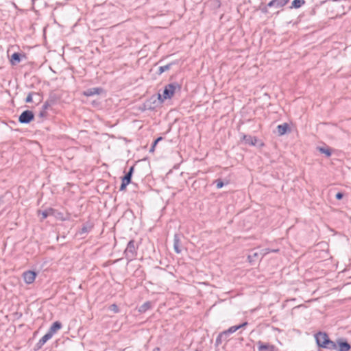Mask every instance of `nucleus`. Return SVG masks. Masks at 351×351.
Masks as SVG:
<instances>
[{"instance_id":"1","label":"nucleus","mask_w":351,"mask_h":351,"mask_svg":"<svg viewBox=\"0 0 351 351\" xmlns=\"http://www.w3.org/2000/svg\"><path fill=\"white\" fill-rule=\"evenodd\" d=\"M317 346L320 348L332 350L337 348V343L332 341L325 332H318L315 335Z\"/></svg>"},{"instance_id":"2","label":"nucleus","mask_w":351,"mask_h":351,"mask_svg":"<svg viewBox=\"0 0 351 351\" xmlns=\"http://www.w3.org/2000/svg\"><path fill=\"white\" fill-rule=\"evenodd\" d=\"M138 245H136L134 240H130L127 245V247L124 251V256L128 261V263L133 261L137 255Z\"/></svg>"},{"instance_id":"3","label":"nucleus","mask_w":351,"mask_h":351,"mask_svg":"<svg viewBox=\"0 0 351 351\" xmlns=\"http://www.w3.org/2000/svg\"><path fill=\"white\" fill-rule=\"evenodd\" d=\"M180 90L181 86L177 83H171L165 86V88L163 90V93L161 95L162 99L165 101L167 99H171L175 94L176 90Z\"/></svg>"},{"instance_id":"4","label":"nucleus","mask_w":351,"mask_h":351,"mask_svg":"<svg viewBox=\"0 0 351 351\" xmlns=\"http://www.w3.org/2000/svg\"><path fill=\"white\" fill-rule=\"evenodd\" d=\"M164 102L162 99L161 94L158 93L156 96L153 95L151 98L145 103V106L148 110H154L156 107L159 106Z\"/></svg>"},{"instance_id":"5","label":"nucleus","mask_w":351,"mask_h":351,"mask_svg":"<svg viewBox=\"0 0 351 351\" xmlns=\"http://www.w3.org/2000/svg\"><path fill=\"white\" fill-rule=\"evenodd\" d=\"M34 119V114L32 110H25L19 117V122L22 124H28Z\"/></svg>"},{"instance_id":"6","label":"nucleus","mask_w":351,"mask_h":351,"mask_svg":"<svg viewBox=\"0 0 351 351\" xmlns=\"http://www.w3.org/2000/svg\"><path fill=\"white\" fill-rule=\"evenodd\" d=\"M337 348L335 349L337 351H349L351 349L350 344L343 338H338L336 341Z\"/></svg>"},{"instance_id":"7","label":"nucleus","mask_w":351,"mask_h":351,"mask_svg":"<svg viewBox=\"0 0 351 351\" xmlns=\"http://www.w3.org/2000/svg\"><path fill=\"white\" fill-rule=\"evenodd\" d=\"M258 351H278V348L272 344L263 343L261 341L257 342Z\"/></svg>"},{"instance_id":"8","label":"nucleus","mask_w":351,"mask_h":351,"mask_svg":"<svg viewBox=\"0 0 351 351\" xmlns=\"http://www.w3.org/2000/svg\"><path fill=\"white\" fill-rule=\"evenodd\" d=\"M23 276L24 281L27 284H31L34 281V280L36 277V273L34 271L29 270V271H25L23 274Z\"/></svg>"},{"instance_id":"9","label":"nucleus","mask_w":351,"mask_h":351,"mask_svg":"<svg viewBox=\"0 0 351 351\" xmlns=\"http://www.w3.org/2000/svg\"><path fill=\"white\" fill-rule=\"evenodd\" d=\"M104 92V89L100 87H94L84 91L83 95L86 97L93 96L95 95H100Z\"/></svg>"},{"instance_id":"10","label":"nucleus","mask_w":351,"mask_h":351,"mask_svg":"<svg viewBox=\"0 0 351 351\" xmlns=\"http://www.w3.org/2000/svg\"><path fill=\"white\" fill-rule=\"evenodd\" d=\"M51 337H52L48 332H47L35 345V347L34 348V351H38L40 349H41L44 344Z\"/></svg>"},{"instance_id":"11","label":"nucleus","mask_w":351,"mask_h":351,"mask_svg":"<svg viewBox=\"0 0 351 351\" xmlns=\"http://www.w3.org/2000/svg\"><path fill=\"white\" fill-rule=\"evenodd\" d=\"M22 58H25V54L18 52L14 53L10 60V64L13 66L16 65L21 61Z\"/></svg>"},{"instance_id":"12","label":"nucleus","mask_w":351,"mask_h":351,"mask_svg":"<svg viewBox=\"0 0 351 351\" xmlns=\"http://www.w3.org/2000/svg\"><path fill=\"white\" fill-rule=\"evenodd\" d=\"M241 139L245 141L246 144L253 146L256 145L258 141L256 137L244 134H242Z\"/></svg>"},{"instance_id":"13","label":"nucleus","mask_w":351,"mask_h":351,"mask_svg":"<svg viewBox=\"0 0 351 351\" xmlns=\"http://www.w3.org/2000/svg\"><path fill=\"white\" fill-rule=\"evenodd\" d=\"M62 327V324L60 322L56 321L53 322L51 326H50L49 330L47 332L53 337V335L60 329H61Z\"/></svg>"},{"instance_id":"14","label":"nucleus","mask_w":351,"mask_h":351,"mask_svg":"<svg viewBox=\"0 0 351 351\" xmlns=\"http://www.w3.org/2000/svg\"><path fill=\"white\" fill-rule=\"evenodd\" d=\"M93 223L90 221H86L83 224L82 228L77 232V233L80 235L87 234L93 229Z\"/></svg>"},{"instance_id":"15","label":"nucleus","mask_w":351,"mask_h":351,"mask_svg":"<svg viewBox=\"0 0 351 351\" xmlns=\"http://www.w3.org/2000/svg\"><path fill=\"white\" fill-rule=\"evenodd\" d=\"M290 131L291 129L287 123H284L277 126V132L279 136H282Z\"/></svg>"},{"instance_id":"16","label":"nucleus","mask_w":351,"mask_h":351,"mask_svg":"<svg viewBox=\"0 0 351 351\" xmlns=\"http://www.w3.org/2000/svg\"><path fill=\"white\" fill-rule=\"evenodd\" d=\"M263 256V254L262 253H260L258 252L252 250L250 253V254L247 256V258L249 260L250 263H252L258 260V258H262Z\"/></svg>"},{"instance_id":"17","label":"nucleus","mask_w":351,"mask_h":351,"mask_svg":"<svg viewBox=\"0 0 351 351\" xmlns=\"http://www.w3.org/2000/svg\"><path fill=\"white\" fill-rule=\"evenodd\" d=\"M173 249L177 254H180L182 252L180 248V241L178 234H175L173 237Z\"/></svg>"},{"instance_id":"18","label":"nucleus","mask_w":351,"mask_h":351,"mask_svg":"<svg viewBox=\"0 0 351 351\" xmlns=\"http://www.w3.org/2000/svg\"><path fill=\"white\" fill-rule=\"evenodd\" d=\"M134 166L130 167L128 171L125 174L124 176H123L121 178V180H123L125 182L127 181V182L131 183L132 177V174L134 173Z\"/></svg>"},{"instance_id":"19","label":"nucleus","mask_w":351,"mask_h":351,"mask_svg":"<svg viewBox=\"0 0 351 351\" xmlns=\"http://www.w3.org/2000/svg\"><path fill=\"white\" fill-rule=\"evenodd\" d=\"M54 210L51 208L45 210H38V214L41 215V220L46 219L48 216L53 215Z\"/></svg>"},{"instance_id":"20","label":"nucleus","mask_w":351,"mask_h":351,"mask_svg":"<svg viewBox=\"0 0 351 351\" xmlns=\"http://www.w3.org/2000/svg\"><path fill=\"white\" fill-rule=\"evenodd\" d=\"M33 96H36L38 97V103H39L40 101V95L39 93H35V92H29L27 95V96L26 97L25 99V101L26 103H31L33 101Z\"/></svg>"},{"instance_id":"21","label":"nucleus","mask_w":351,"mask_h":351,"mask_svg":"<svg viewBox=\"0 0 351 351\" xmlns=\"http://www.w3.org/2000/svg\"><path fill=\"white\" fill-rule=\"evenodd\" d=\"M60 97L54 93H50L48 99H47L53 106L57 103Z\"/></svg>"},{"instance_id":"22","label":"nucleus","mask_w":351,"mask_h":351,"mask_svg":"<svg viewBox=\"0 0 351 351\" xmlns=\"http://www.w3.org/2000/svg\"><path fill=\"white\" fill-rule=\"evenodd\" d=\"M175 64H176V62H173L169 63L165 66H160L158 69V74L161 75L165 71H169L171 69V66Z\"/></svg>"},{"instance_id":"23","label":"nucleus","mask_w":351,"mask_h":351,"mask_svg":"<svg viewBox=\"0 0 351 351\" xmlns=\"http://www.w3.org/2000/svg\"><path fill=\"white\" fill-rule=\"evenodd\" d=\"M304 3V0H293L291 3V6L290 7V8H300Z\"/></svg>"},{"instance_id":"24","label":"nucleus","mask_w":351,"mask_h":351,"mask_svg":"<svg viewBox=\"0 0 351 351\" xmlns=\"http://www.w3.org/2000/svg\"><path fill=\"white\" fill-rule=\"evenodd\" d=\"M238 330V327L237 326H233L230 327L228 330L223 331L222 332H225L226 338L224 340L228 341V337L230 334H232L236 332Z\"/></svg>"},{"instance_id":"25","label":"nucleus","mask_w":351,"mask_h":351,"mask_svg":"<svg viewBox=\"0 0 351 351\" xmlns=\"http://www.w3.org/2000/svg\"><path fill=\"white\" fill-rule=\"evenodd\" d=\"M317 149L319 152L325 154L327 157H330L332 154L331 149L328 147H319Z\"/></svg>"},{"instance_id":"26","label":"nucleus","mask_w":351,"mask_h":351,"mask_svg":"<svg viewBox=\"0 0 351 351\" xmlns=\"http://www.w3.org/2000/svg\"><path fill=\"white\" fill-rule=\"evenodd\" d=\"M152 304L150 302H146L140 306L139 311L141 313H145L148 309L151 308Z\"/></svg>"},{"instance_id":"27","label":"nucleus","mask_w":351,"mask_h":351,"mask_svg":"<svg viewBox=\"0 0 351 351\" xmlns=\"http://www.w3.org/2000/svg\"><path fill=\"white\" fill-rule=\"evenodd\" d=\"M225 338H226L225 332H221V333H219L216 338V341H215L216 345L219 346L222 343V341H226V340H224Z\"/></svg>"},{"instance_id":"28","label":"nucleus","mask_w":351,"mask_h":351,"mask_svg":"<svg viewBox=\"0 0 351 351\" xmlns=\"http://www.w3.org/2000/svg\"><path fill=\"white\" fill-rule=\"evenodd\" d=\"M276 3V8H281L287 5L289 0H274Z\"/></svg>"},{"instance_id":"29","label":"nucleus","mask_w":351,"mask_h":351,"mask_svg":"<svg viewBox=\"0 0 351 351\" xmlns=\"http://www.w3.org/2000/svg\"><path fill=\"white\" fill-rule=\"evenodd\" d=\"M162 136H160V137H158L153 143H152V145L149 149V152L151 153H153L155 150V147L156 146H157V144L161 141L162 140Z\"/></svg>"},{"instance_id":"30","label":"nucleus","mask_w":351,"mask_h":351,"mask_svg":"<svg viewBox=\"0 0 351 351\" xmlns=\"http://www.w3.org/2000/svg\"><path fill=\"white\" fill-rule=\"evenodd\" d=\"M214 184H216L217 189H221L224 186V182L221 179H217L214 181Z\"/></svg>"},{"instance_id":"31","label":"nucleus","mask_w":351,"mask_h":351,"mask_svg":"<svg viewBox=\"0 0 351 351\" xmlns=\"http://www.w3.org/2000/svg\"><path fill=\"white\" fill-rule=\"evenodd\" d=\"M130 184L128 182H125L123 180H121V184L120 186L119 190L121 191H125L126 189L127 186Z\"/></svg>"},{"instance_id":"32","label":"nucleus","mask_w":351,"mask_h":351,"mask_svg":"<svg viewBox=\"0 0 351 351\" xmlns=\"http://www.w3.org/2000/svg\"><path fill=\"white\" fill-rule=\"evenodd\" d=\"M110 310L114 311V313H118L119 311V307L117 304H112L109 307Z\"/></svg>"},{"instance_id":"33","label":"nucleus","mask_w":351,"mask_h":351,"mask_svg":"<svg viewBox=\"0 0 351 351\" xmlns=\"http://www.w3.org/2000/svg\"><path fill=\"white\" fill-rule=\"evenodd\" d=\"M268 6L266 5H261L259 7V9L260 10L264 13V14H267L268 13V9H267Z\"/></svg>"},{"instance_id":"34","label":"nucleus","mask_w":351,"mask_h":351,"mask_svg":"<svg viewBox=\"0 0 351 351\" xmlns=\"http://www.w3.org/2000/svg\"><path fill=\"white\" fill-rule=\"evenodd\" d=\"M51 106L52 105L49 102V101L47 100L43 106V110H46Z\"/></svg>"},{"instance_id":"35","label":"nucleus","mask_w":351,"mask_h":351,"mask_svg":"<svg viewBox=\"0 0 351 351\" xmlns=\"http://www.w3.org/2000/svg\"><path fill=\"white\" fill-rule=\"evenodd\" d=\"M343 193H341V192H338L336 195H335V197L338 200H340L343 198Z\"/></svg>"},{"instance_id":"36","label":"nucleus","mask_w":351,"mask_h":351,"mask_svg":"<svg viewBox=\"0 0 351 351\" xmlns=\"http://www.w3.org/2000/svg\"><path fill=\"white\" fill-rule=\"evenodd\" d=\"M248 325V322H245L239 325H237V326L238 327V330L240 329V328H245L246 326Z\"/></svg>"},{"instance_id":"37","label":"nucleus","mask_w":351,"mask_h":351,"mask_svg":"<svg viewBox=\"0 0 351 351\" xmlns=\"http://www.w3.org/2000/svg\"><path fill=\"white\" fill-rule=\"evenodd\" d=\"M269 8H276V3L274 0H271L270 2H269L267 5Z\"/></svg>"},{"instance_id":"38","label":"nucleus","mask_w":351,"mask_h":351,"mask_svg":"<svg viewBox=\"0 0 351 351\" xmlns=\"http://www.w3.org/2000/svg\"><path fill=\"white\" fill-rule=\"evenodd\" d=\"M46 115H47V112H46V110H43V109H42V110L39 112V114H38V116H39L40 117H46Z\"/></svg>"},{"instance_id":"39","label":"nucleus","mask_w":351,"mask_h":351,"mask_svg":"<svg viewBox=\"0 0 351 351\" xmlns=\"http://www.w3.org/2000/svg\"><path fill=\"white\" fill-rule=\"evenodd\" d=\"M153 351H160V348H155Z\"/></svg>"},{"instance_id":"40","label":"nucleus","mask_w":351,"mask_h":351,"mask_svg":"<svg viewBox=\"0 0 351 351\" xmlns=\"http://www.w3.org/2000/svg\"><path fill=\"white\" fill-rule=\"evenodd\" d=\"M3 202V197H0V204Z\"/></svg>"},{"instance_id":"41","label":"nucleus","mask_w":351,"mask_h":351,"mask_svg":"<svg viewBox=\"0 0 351 351\" xmlns=\"http://www.w3.org/2000/svg\"><path fill=\"white\" fill-rule=\"evenodd\" d=\"M278 250H273V252H278Z\"/></svg>"}]
</instances>
